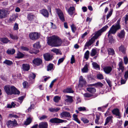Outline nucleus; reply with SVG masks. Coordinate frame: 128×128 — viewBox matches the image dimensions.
<instances>
[{
    "label": "nucleus",
    "instance_id": "nucleus-1",
    "mask_svg": "<svg viewBox=\"0 0 128 128\" xmlns=\"http://www.w3.org/2000/svg\"><path fill=\"white\" fill-rule=\"evenodd\" d=\"M108 27V26L106 25L92 34V36H93L94 34V35L88 42H86L84 46V49H86V47H88L91 46L94 42L95 40L102 35V32L106 30Z\"/></svg>",
    "mask_w": 128,
    "mask_h": 128
},
{
    "label": "nucleus",
    "instance_id": "nucleus-2",
    "mask_svg": "<svg viewBox=\"0 0 128 128\" xmlns=\"http://www.w3.org/2000/svg\"><path fill=\"white\" fill-rule=\"evenodd\" d=\"M47 42L48 44L50 46L58 47L61 46L62 42L58 36L53 35L48 38Z\"/></svg>",
    "mask_w": 128,
    "mask_h": 128
},
{
    "label": "nucleus",
    "instance_id": "nucleus-3",
    "mask_svg": "<svg viewBox=\"0 0 128 128\" xmlns=\"http://www.w3.org/2000/svg\"><path fill=\"white\" fill-rule=\"evenodd\" d=\"M120 19L118 20L116 24L112 25L108 32V38L109 42L110 43H112L113 41V37L111 34H114L117 30L120 28Z\"/></svg>",
    "mask_w": 128,
    "mask_h": 128
},
{
    "label": "nucleus",
    "instance_id": "nucleus-4",
    "mask_svg": "<svg viewBox=\"0 0 128 128\" xmlns=\"http://www.w3.org/2000/svg\"><path fill=\"white\" fill-rule=\"evenodd\" d=\"M4 90L8 95L12 94H19L20 92L14 86L6 85L4 86Z\"/></svg>",
    "mask_w": 128,
    "mask_h": 128
},
{
    "label": "nucleus",
    "instance_id": "nucleus-5",
    "mask_svg": "<svg viewBox=\"0 0 128 128\" xmlns=\"http://www.w3.org/2000/svg\"><path fill=\"white\" fill-rule=\"evenodd\" d=\"M79 83L78 85V88L85 87L86 86V82L85 79L82 76H81L79 79Z\"/></svg>",
    "mask_w": 128,
    "mask_h": 128
},
{
    "label": "nucleus",
    "instance_id": "nucleus-6",
    "mask_svg": "<svg viewBox=\"0 0 128 128\" xmlns=\"http://www.w3.org/2000/svg\"><path fill=\"white\" fill-rule=\"evenodd\" d=\"M39 34L36 32L30 33L29 34V37L30 39L33 40H36L39 37Z\"/></svg>",
    "mask_w": 128,
    "mask_h": 128
},
{
    "label": "nucleus",
    "instance_id": "nucleus-7",
    "mask_svg": "<svg viewBox=\"0 0 128 128\" xmlns=\"http://www.w3.org/2000/svg\"><path fill=\"white\" fill-rule=\"evenodd\" d=\"M9 14V11L6 9L0 10V18H6L7 15Z\"/></svg>",
    "mask_w": 128,
    "mask_h": 128
},
{
    "label": "nucleus",
    "instance_id": "nucleus-8",
    "mask_svg": "<svg viewBox=\"0 0 128 128\" xmlns=\"http://www.w3.org/2000/svg\"><path fill=\"white\" fill-rule=\"evenodd\" d=\"M60 117L62 118L65 119L66 118H70L71 116L69 112L64 111L60 113Z\"/></svg>",
    "mask_w": 128,
    "mask_h": 128
},
{
    "label": "nucleus",
    "instance_id": "nucleus-9",
    "mask_svg": "<svg viewBox=\"0 0 128 128\" xmlns=\"http://www.w3.org/2000/svg\"><path fill=\"white\" fill-rule=\"evenodd\" d=\"M50 122L52 123H60L66 122V120H62L57 118H52L50 120Z\"/></svg>",
    "mask_w": 128,
    "mask_h": 128
},
{
    "label": "nucleus",
    "instance_id": "nucleus-10",
    "mask_svg": "<svg viewBox=\"0 0 128 128\" xmlns=\"http://www.w3.org/2000/svg\"><path fill=\"white\" fill-rule=\"evenodd\" d=\"M6 124L8 128H12L13 127L16 125L17 122L15 120L13 121L9 120L7 122Z\"/></svg>",
    "mask_w": 128,
    "mask_h": 128
},
{
    "label": "nucleus",
    "instance_id": "nucleus-11",
    "mask_svg": "<svg viewBox=\"0 0 128 128\" xmlns=\"http://www.w3.org/2000/svg\"><path fill=\"white\" fill-rule=\"evenodd\" d=\"M56 13L58 15L60 20L62 22L65 21L64 14L61 10L59 9H56Z\"/></svg>",
    "mask_w": 128,
    "mask_h": 128
},
{
    "label": "nucleus",
    "instance_id": "nucleus-12",
    "mask_svg": "<svg viewBox=\"0 0 128 128\" xmlns=\"http://www.w3.org/2000/svg\"><path fill=\"white\" fill-rule=\"evenodd\" d=\"M33 62L34 64L37 66H39L42 64V60L40 58H35L33 60Z\"/></svg>",
    "mask_w": 128,
    "mask_h": 128
},
{
    "label": "nucleus",
    "instance_id": "nucleus-13",
    "mask_svg": "<svg viewBox=\"0 0 128 128\" xmlns=\"http://www.w3.org/2000/svg\"><path fill=\"white\" fill-rule=\"evenodd\" d=\"M112 112L113 114L118 116V118H120L121 117V115L120 112L118 108H115L112 110Z\"/></svg>",
    "mask_w": 128,
    "mask_h": 128
},
{
    "label": "nucleus",
    "instance_id": "nucleus-14",
    "mask_svg": "<svg viewBox=\"0 0 128 128\" xmlns=\"http://www.w3.org/2000/svg\"><path fill=\"white\" fill-rule=\"evenodd\" d=\"M44 58L46 61H49L52 60V56L49 53H46L43 55Z\"/></svg>",
    "mask_w": 128,
    "mask_h": 128
},
{
    "label": "nucleus",
    "instance_id": "nucleus-15",
    "mask_svg": "<svg viewBox=\"0 0 128 128\" xmlns=\"http://www.w3.org/2000/svg\"><path fill=\"white\" fill-rule=\"evenodd\" d=\"M104 72L106 74L110 73L112 70V68L110 66H106L104 67L103 68Z\"/></svg>",
    "mask_w": 128,
    "mask_h": 128
},
{
    "label": "nucleus",
    "instance_id": "nucleus-16",
    "mask_svg": "<svg viewBox=\"0 0 128 128\" xmlns=\"http://www.w3.org/2000/svg\"><path fill=\"white\" fill-rule=\"evenodd\" d=\"M38 126L39 128H47L48 123L46 122H42L39 124Z\"/></svg>",
    "mask_w": 128,
    "mask_h": 128
},
{
    "label": "nucleus",
    "instance_id": "nucleus-17",
    "mask_svg": "<svg viewBox=\"0 0 128 128\" xmlns=\"http://www.w3.org/2000/svg\"><path fill=\"white\" fill-rule=\"evenodd\" d=\"M66 98L65 100V101L67 102L70 103H72L73 101L72 97V96L68 95H66Z\"/></svg>",
    "mask_w": 128,
    "mask_h": 128
},
{
    "label": "nucleus",
    "instance_id": "nucleus-18",
    "mask_svg": "<svg viewBox=\"0 0 128 128\" xmlns=\"http://www.w3.org/2000/svg\"><path fill=\"white\" fill-rule=\"evenodd\" d=\"M40 12L45 17H47L48 16V13L46 10L43 9L40 10Z\"/></svg>",
    "mask_w": 128,
    "mask_h": 128
},
{
    "label": "nucleus",
    "instance_id": "nucleus-19",
    "mask_svg": "<svg viewBox=\"0 0 128 128\" xmlns=\"http://www.w3.org/2000/svg\"><path fill=\"white\" fill-rule=\"evenodd\" d=\"M75 8L74 6H71L68 10V12L70 16H72L74 13V11Z\"/></svg>",
    "mask_w": 128,
    "mask_h": 128
},
{
    "label": "nucleus",
    "instance_id": "nucleus-20",
    "mask_svg": "<svg viewBox=\"0 0 128 128\" xmlns=\"http://www.w3.org/2000/svg\"><path fill=\"white\" fill-rule=\"evenodd\" d=\"M22 69L24 71H28L30 69V67L29 64H23L22 65Z\"/></svg>",
    "mask_w": 128,
    "mask_h": 128
},
{
    "label": "nucleus",
    "instance_id": "nucleus-21",
    "mask_svg": "<svg viewBox=\"0 0 128 128\" xmlns=\"http://www.w3.org/2000/svg\"><path fill=\"white\" fill-rule=\"evenodd\" d=\"M9 35L10 38L14 40H18L19 38V37L16 34H14L12 33H10Z\"/></svg>",
    "mask_w": 128,
    "mask_h": 128
},
{
    "label": "nucleus",
    "instance_id": "nucleus-22",
    "mask_svg": "<svg viewBox=\"0 0 128 128\" xmlns=\"http://www.w3.org/2000/svg\"><path fill=\"white\" fill-rule=\"evenodd\" d=\"M119 68H118V71H120V70H121L122 72H123L124 70V68L123 66L122 62V61L120 62L119 64Z\"/></svg>",
    "mask_w": 128,
    "mask_h": 128
},
{
    "label": "nucleus",
    "instance_id": "nucleus-23",
    "mask_svg": "<svg viewBox=\"0 0 128 128\" xmlns=\"http://www.w3.org/2000/svg\"><path fill=\"white\" fill-rule=\"evenodd\" d=\"M118 49L120 52H121L124 54L125 53L126 49L124 45H122L119 47Z\"/></svg>",
    "mask_w": 128,
    "mask_h": 128
},
{
    "label": "nucleus",
    "instance_id": "nucleus-24",
    "mask_svg": "<svg viewBox=\"0 0 128 128\" xmlns=\"http://www.w3.org/2000/svg\"><path fill=\"white\" fill-rule=\"evenodd\" d=\"M0 41L4 44H7L10 40L7 38H0Z\"/></svg>",
    "mask_w": 128,
    "mask_h": 128
},
{
    "label": "nucleus",
    "instance_id": "nucleus-25",
    "mask_svg": "<svg viewBox=\"0 0 128 128\" xmlns=\"http://www.w3.org/2000/svg\"><path fill=\"white\" fill-rule=\"evenodd\" d=\"M107 51L109 55L113 56L115 54L113 48H108L107 49Z\"/></svg>",
    "mask_w": 128,
    "mask_h": 128
},
{
    "label": "nucleus",
    "instance_id": "nucleus-26",
    "mask_svg": "<svg viewBox=\"0 0 128 128\" xmlns=\"http://www.w3.org/2000/svg\"><path fill=\"white\" fill-rule=\"evenodd\" d=\"M112 116H110L108 117L106 119V122L104 124V126L106 125L110 121H112Z\"/></svg>",
    "mask_w": 128,
    "mask_h": 128
},
{
    "label": "nucleus",
    "instance_id": "nucleus-27",
    "mask_svg": "<svg viewBox=\"0 0 128 128\" xmlns=\"http://www.w3.org/2000/svg\"><path fill=\"white\" fill-rule=\"evenodd\" d=\"M84 96L85 98L91 97V98H95L96 96H94L93 95L88 93H86L84 94Z\"/></svg>",
    "mask_w": 128,
    "mask_h": 128
},
{
    "label": "nucleus",
    "instance_id": "nucleus-28",
    "mask_svg": "<svg viewBox=\"0 0 128 128\" xmlns=\"http://www.w3.org/2000/svg\"><path fill=\"white\" fill-rule=\"evenodd\" d=\"M125 34V32L124 30H121L120 32L118 33V36L120 38H122L124 37Z\"/></svg>",
    "mask_w": 128,
    "mask_h": 128
},
{
    "label": "nucleus",
    "instance_id": "nucleus-29",
    "mask_svg": "<svg viewBox=\"0 0 128 128\" xmlns=\"http://www.w3.org/2000/svg\"><path fill=\"white\" fill-rule=\"evenodd\" d=\"M15 50L14 49H9L6 51V53L8 54H13L14 53Z\"/></svg>",
    "mask_w": 128,
    "mask_h": 128
},
{
    "label": "nucleus",
    "instance_id": "nucleus-30",
    "mask_svg": "<svg viewBox=\"0 0 128 128\" xmlns=\"http://www.w3.org/2000/svg\"><path fill=\"white\" fill-rule=\"evenodd\" d=\"M32 120L30 118H27L26 120L25 121L24 124V125L27 126L29 124L32 122Z\"/></svg>",
    "mask_w": 128,
    "mask_h": 128
},
{
    "label": "nucleus",
    "instance_id": "nucleus-31",
    "mask_svg": "<svg viewBox=\"0 0 128 128\" xmlns=\"http://www.w3.org/2000/svg\"><path fill=\"white\" fill-rule=\"evenodd\" d=\"M87 90L92 93H93L96 92V89L94 88H87Z\"/></svg>",
    "mask_w": 128,
    "mask_h": 128
},
{
    "label": "nucleus",
    "instance_id": "nucleus-32",
    "mask_svg": "<svg viewBox=\"0 0 128 128\" xmlns=\"http://www.w3.org/2000/svg\"><path fill=\"white\" fill-rule=\"evenodd\" d=\"M88 64H87L84 65V67L82 69V71L83 72H88Z\"/></svg>",
    "mask_w": 128,
    "mask_h": 128
},
{
    "label": "nucleus",
    "instance_id": "nucleus-33",
    "mask_svg": "<svg viewBox=\"0 0 128 128\" xmlns=\"http://www.w3.org/2000/svg\"><path fill=\"white\" fill-rule=\"evenodd\" d=\"M63 91L64 92L67 93H73L74 92V91L71 88H68L64 89L63 90Z\"/></svg>",
    "mask_w": 128,
    "mask_h": 128
},
{
    "label": "nucleus",
    "instance_id": "nucleus-34",
    "mask_svg": "<svg viewBox=\"0 0 128 128\" xmlns=\"http://www.w3.org/2000/svg\"><path fill=\"white\" fill-rule=\"evenodd\" d=\"M92 65L93 67L95 69H100V66L97 63L95 62H93Z\"/></svg>",
    "mask_w": 128,
    "mask_h": 128
},
{
    "label": "nucleus",
    "instance_id": "nucleus-35",
    "mask_svg": "<svg viewBox=\"0 0 128 128\" xmlns=\"http://www.w3.org/2000/svg\"><path fill=\"white\" fill-rule=\"evenodd\" d=\"M97 51L96 49L93 48L90 52V55L92 56H95L96 54Z\"/></svg>",
    "mask_w": 128,
    "mask_h": 128
},
{
    "label": "nucleus",
    "instance_id": "nucleus-36",
    "mask_svg": "<svg viewBox=\"0 0 128 128\" xmlns=\"http://www.w3.org/2000/svg\"><path fill=\"white\" fill-rule=\"evenodd\" d=\"M24 55L21 52H18L17 54V56L16 57V58H23Z\"/></svg>",
    "mask_w": 128,
    "mask_h": 128
},
{
    "label": "nucleus",
    "instance_id": "nucleus-37",
    "mask_svg": "<svg viewBox=\"0 0 128 128\" xmlns=\"http://www.w3.org/2000/svg\"><path fill=\"white\" fill-rule=\"evenodd\" d=\"M34 16L31 14H29L27 16V18L28 20L32 21L33 20Z\"/></svg>",
    "mask_w": 128,
    "mask_h": 128
},
{
    "label": "nucleus",
    "instance_id": "nucleus-38",
    "mask_svg": "<svg viewBox=\"0 0 128 128\" xmlns=\"http://www.w3.org/2000/svg\"><path fill=\"white\" fill-rule=\"evenodd\" d=\"M3 63L8 66H10L13 64V62L12 61L7 60H6Z\"/></svg>",
    "mask_w": 128,
    "mask_h": 128
},
{
    "label": "nucleus",
    "instance_id": "nucleus-39",
    "mask_svg": "<svg viewBox=\"0 0 128 128\" xmlns=\"http://www.w3.org/2000/svg\"><path fill=\"white\" fill-rule=\"evenodd\" d=\"M90 85L94 86L96 87L99 86L102 87L104 85V84L101 82H98L92 85Z\"/></svg>",
    "mask_w": 128,
    "mask_h": 128
},
{
    "label": "nucleus",
    "instance_id": "nucleus-40",
    "mask_svg": "<svg viewBox=\"0 0 128 128\" xmlns=\"http://www.w3.org/2000/svg\"><path fill=\"white\" fill-rule=\"evenodd\" d=\"M90 52L88 50H87L85 52L84 54V58L86 60H88L89 57Z\"/></svg>",
    "mask_w": 128,
    "mask_h": 128
},
{
    "label": "nucleus",
    "instance_id": "nucleus-41",
    "mask_svg": "<svg viewBox=\"0 0 128 128\" xmlns=\"http://www.w3.org/2000/svg\"><path fill=\"white\" fill-rule=\"evenodd\" d=\"M65 56H64V57L60 58L58 60L57 65H59L65 59Z\"/></svg>",
    "mask_w": 128,
    "mask_h": 128
},
{
    "label": "nucleus",
    "instance_id": "nucleus-42",
    "mask_svg": "<svg viewBox=\"0 0 128 128\" xmlns=\"http://www.w3.org/2000/svg\"><path fill=\"white\" fill-rule=\"evenodd\" d=\"M51 51L54 52L56 53V54H60V51L58 49H57L56 48H54L52 49V50H51Z\"/></svg>",
    "mask_w": 128,
    "mask_h": 128
},
{
    "label": "nucleus",
    "instance_id": "nucleus-43",
    "mask_svg": "<svg viewBox=\"0 0 128 128\" xmlns=\"http://www.w3.org/2000/svg\"><path fill=\"white\" fill-rule=\"evenodd\" d=\"M53 65L52 64H50L47 67V70L48 71L51 70L53 68Z\"/></svg>",
    "mask_w": 128,
    "mask_h": 128
},
{
    "label": "nucleus",
    "instance_id": "nucleus-44",
    "mask_svg": "<svg viewBox=\"0 0 128 128\" xmlns=\"http://www.w3.org/2000/svg\"><path fill=\"white\" fill-rule=\"evenodd\" d=\"M60 97L58 96H55L54 98V101L55 102H58L60 100Z\"/></svg>",
    "mask_w": 128,
    "mask_h": 128
},
{
    "label": "nucleus",
    "instance_id": "nucleus-45",
    "mask_svg": "<svg viewBox=\"0 0 128 128\" xmlns=\"http://www.w3.org/2000/svg\"><path fill=\"white\" fill-rule=\"evenodd\" d=\"M40 42H37L33 44V46L35 48H40L39 46Z\"/></svg>",
    "mask_w": 128,
    "mask_h": 128
},
{
    "label": "nucleus",
    "instance_id": "nucleus-46",
    "mask_svg": "<svg viewBox=\"0 0 128 128\" xmlns=\"http://www.w3.org/2000/svg\"><path fill=\"white\" fill-rule=\"evenodd\" d=\"M36 77V74L33 73H32L29 76V78L30 79V78H32V79H34Z\"/></svg>",
    "mask_w": 128,
    "mask_h": 128
},
{
    "label": "nucleus",
    "instance_id": "nucleus-47",
    "mask_svg": "<svg viewBox=\"0 0 128 128\" xmlns=\"http://www.w3.org/2000/svg\"><path fill=\"white\" fill-rule=\"evenodd\" d=\"M25 97V96H22L18 98V101L20 102V104H21L23 100Z\"/></svg>",
    "mask_w": 128,
    "mask_h": 128
},
{
    "label": "nucleus",
    "instance_id": "nucleus-48",
    "mask_svg": "<svg viewBox=\"0 0 128 128\" xmlns=\"http://www.w3.org/2000/svg\"><path fill=\"white\" fill-rule=\"evenodd\" d=\"M112 10L110 11L108 14H107L106 16L107 20H108L112 14Z\"/></svg>",
    "mask_w": 128,
    "mask_h": 128
},
{
    "label": "nucleus",
    "instance_id": "nucleus-49",
    "mask_svg": "<svg viewBox=\"0 0 128 128\" xmlns=\"http://www.w3.org/2000/svg\"><path fill=\"white\" fill-rule=\"evenodd\" d=\"M96 118L95 120V122L96 124H98V121L100 119V116L98 115H96Z\"/></svg>",
    "mask_w": 128,
    "mask_h": 128
},
{
    "label": "nucleus",
    "instance_id": "nucleus-50",
    "mask_svg": "<svg viewBox=\"0 0 128 128\" xmlns=\"http://www.w3.org/2000/svg\"><path fill=\"white\" fill-rule=\"evenodd\" d=\"M81 120L83 122L85 123H88L89 121L86 118H81Z\"/></svg>",
    "mask_w": 128,
    "mask_h": 128
},
{
    "label": "nucleus",
    "instance_id": "nucleus-51",
    "mask_svg": "<svg viewBox=\"0 0 128 128\" xmlns=\"http://www.w3.org/2000/svg\"><path fill=\"white\" fill-rule=\"evenodd\" d=\"M13 28L14 30H17L18 29V24L16 23H15L14 26Z\"/></svg>",
    "mask_w": 128,
    "mask_h": 128
},
{
    "label": "nucleus",
    "instance_id": "nucleus-52",
    "mask_svg": "<svg viewBox=\"0 0 128 128\" xmlns=\"http://www.w3.org/2000/svg\"><path fill=\"white\" fill-rule=\"evenodd\" d=\"M34 104H31L30 106L28 109V112H31V110L34 108Z\"/></svg>",
    "mask_w": 128,
    "mask_h": 128
},
{
    "label": "nucleus",
    "instance_id": "nucleus-53",
    "mask_svg": "<svg viewBox=\"0 0 128 128\" xmlns=\"http://www.w3.org/2000/svg\"><path fill=\"white\" fill-rule=\"evenodd\" d=\"M78 110L80 111H84L86 110V108L85 107H80L78 108Z\"/></svg>",
    "mask_w": 128,
    "mask_h": 128
},
{
    "label": "nucleus",
    "instance_id": "nucleus-54",
    "mask_svg": "<svg viewBox=\"0 0 128 128\" xmlns=\"http://www.w3.org/2000/svg\"><path fill=\"white\" fill-rule=\"evenodd\" d=\"M16 16L15 15H12L11 16L10 18V21H14L16 18Z\"/></svg>",
    "mask_w": 128,
    "mask_h": 128
},
{
    "label": "nucleus",
    "instance_id": "nucleus-55",
    "mask_svg": "<svg viewBox=\"0 0 128 128\" xmlns=\"http://www.w3.org/2000/svg\"><path fill=\"white\" fill-rule=\"evenodd\" d=\"M71 62L70 63L71 64H72L74 63L75 62V60L74 59V55H72V58L70 59Z\"/></svg>",
    "mask_w": 128,
    "mask_h": 128
},
{
    "label": "nucleus",
    "instance_id": "nucleus-56",
    "mask_svg": "<svg viewBox=\"0 0 128 128\" xmlns=\"http://www.w3.org/2000/svg\"><path fill=\"white\" fill-rule=\"evenodd\" d=\"M124 77L125 80H127L128 78V71H126L124 73Z\"/></svg>",
    "mask_w": 128,
    "mask_h": 128
},
{
    "label": "nucleus",
    "instance_id": "nucleus-57",
    "mask_svg": "<svg viewBox=\"0 0 128 128\" xmlns=\"http://www.w3.org/2000/svg\"><path fill=\"white\" fill-rule=\"evenodd\" d=\"M106 82L108 84L109 86L110 87H111L112 86L111 82L110 80L109 79H106Z\"/></svg>",
    "mask_w": 128,
    "mask_h": 128
},
{
    "label": "nucleus",
    "instance_id": "nucleus-58",
    "mask_svg": "<svg viewBox=\"0 0 128 128\" xmlns=\"http://www.w3.org/2000/svg\"><path fill=\"white\" fill-rule=\"evenodd\" d=\"M97 78L99 79H103V76L102 74H98L97 76Z\"/></svg>",
    "mask_w": 128,
    "mask_h": 128
},
{
    "label": "nucleus",
    "instance_id": "nucleus-59",
    "mask_svg": "<svg viewBox=\"0 0 128 128\" xmlns=\"http://www.w3.org/2000/svg\"><path fill=\"white\" fill-rule=\"evenodd\" d=\"M21 48L22 50L24 51H28L29 50V49L27 48L24 46H21Z\"/></svg>",
    "mask_w": 128,
    "mask_h": 128
},
{
    "label": "nucleus",
    "instance_id": "nucleus-60",
    "mask_svg": "<svg viewBox=\"0 0 128 128\" xmlns=\"http://www.w3.org/2000/svg\"><path fill=\"white\" fill-rule=\"evenodd\" d=\"M71 26L72 32L74 33V32L76 30V28L74 27V24H72Z\"/></svg>",
    "mask_w": 128,
    "mask_h": 128
},
{
    "label": "nucleus",
    "instance_id": "nucleus-61",
    "mask_svg": "<svg viewBox=\"0 0 128 128\" xmlns=\"http://www.w3.org/2000/svg\"><path fill=\"white\" fill-rule=\"evenodd\" d=\"M125 19L124 23L126 24H127V21L128 20V15H126L125 16V17L124 18Z\"/></svg>",
    "mask_w": 128,
    "mask_h": 128
},
{
    "label": "nucleus",
    "instance_id": "nucleus-62",
    "mask_svg": "<svg viewBox=\"0 0 128 128\" xmlns=\"http://www.w3.org/2000/svg\"><path fill=\"white\" fill-rule=\"evenodd\" d=\"M47 117L48 116L46 115H43L39 118V119L40 120H42L47 118Z\"/></svg>",
    "mask_w": 128,
    "mask_h": 128
},
{
    "label": "nucleus",
    "instance_id": "nucleus-63",
    "mask_svg": "<svg viewBox=\"0 0 128 128\" xmlns=\"http://www.w3.org/2000/svg\"><path fill=\"white\" fill-rule=\"evenodd\" d=\"M9 116L10 117H11V118L13 117V118H18V116L17 115H16L12 114H10Z\"/></svg>",
    "mask_w": 128,
    "mask_h": 128
},
{
    "label": "nucleus",
    "instance_id": "nucleus-64",
    "mask_svg": "<svg viewBox=\"0 0 128 128\" xmlns=\"http://www.w3.org/2000/svg\"><path fill=\"white\" fill-rule=\"evenodd\" d=\"M56 79H55L54 80H52V82H51V83H50V88H52V86L53 85L54 83L56 81Z\"/></svg>",
    "mask_w": 128,
    "mask_h": 128
}]
</instances>
